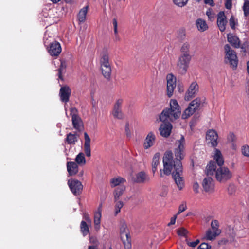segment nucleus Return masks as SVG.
<instances>
[{"mask_svg": "<svg viewBox=\"0 0 249 249\" xmlns=\"http://www.w3.org/2000/svg\"><path fill=\"white\" fill-rule=\"evenodd\" d=\"M218 136L217 132L213 129H209L207 131L206 138L211 143L212 147H216L217 145Z\"/></svg>", "mask_w": 249, "mask_h": 249, "instance_id": "4468645a", "label": "nucleus"}, {"mask_svg": "<svg viewBox=\"0 0 249 249\" xmlns=\"http://www.w3.org/2000/svg\"><path fill=\"white\" fill-rule=\"evenodd\" d=\"M239 48H240L241 49V51L242 52H243L244 53L246 52V45L245 44H241V43H240Z\"/></svg>", "mask_w": 249, "mask_h": 249, "instance_id": "680f3d73", "label": "nucleus"}, {"mask_svg": "<svg viewBox=\"0 0 249 249\" xmlns=\"http://www.w3.org/2000/svg\"><path fill=\"white\" fill-rule=\"evenodd\" d=\"M190 48V45L189 43L188 42H185L182 45V46L180 48V52L182 53L190 54L189 53Z\"/></svg>", "mask_w": 249, "mask_h": 249, "instance_id": "c9c22d12", "label": "nucleus"}, {"mask_svg": "<svg viewBox=\"0 0 249 249\" xmlns=\"http://www.w3.org/2000/svg\"><path fill=\"white\" fill-rule=\"evenodd\" d=\"M211 227L213 231L215 232L217 234H220L221 231L219 229V223L217 220H213L211 223Z\"/></svg>", "mask_w": 249, "mask_h": 249, "instance_id": "c85d7f7f", "label": "nucleus"}, {"mask_svg": "<svg viewBox=\"0 0 249 249\" xmlns=\"http://www.w3.org/2000/svg\"><path fill=\"white\" fill-rule=\"evenodd\" d=\"M66 68V65L65 63L61 62V65L60 68L58 69V76L59 77V79H61L62 80H63V77H62V73L63 72L65 71Z\"/></svg>", "mask_w": 249, "mask_h": 249, "instance_id": "58836bf2", "label": "nucleus"}, {"mask_svg": "<svg viewBox=\"0 0 249 249\" xmlns=\"http://www.w3.org/2000/svg\"><path fill=\"white\" fill-rule=\"evenodd\" d=\"M244 14L245 17H247L249 15V0H245L243 6Z\"/></svg>", "mask_w": 249, "mask_h": 249, "instance_id": "ea45409f", "label": "nucleus"}, {"mask_svg": "<svg viewBox=\"0 0 249 249\" xmlns=\"http://www.w3.org/2000/svg\"><path fill=\"white\" fill-rule=\"evenodd\" d=\"M237 23V21L235 20V19L233 16H231L229 20V24L231 29H234L235 28V25Z\"/></svg>", "mask_w": 249, "mask_h": 249, "instance_id": "8fccbe9b", "label": "nucleus"}, {"mask_svg": "<svg viewBox=\"0 0 249 249\" xmlns=\"http://www.w3.org/2000/svg\"><path fill=\"white\" fill-rule=\"evenodd\" d=\"M47 47L48 51L52 56H58L62 51L60 43L56 41L50 42L49 45Z\"/></svg>", "mask_w": 249, "mask_h": 249, "instance_id": "9b49d317", "label": "nucleus"}, {"mask_svg": "<svg viewBox=\"0 0 249 249\" xmlns=\"http://www.w3.org/2000/svg\"><path fill=\"white\" fill-rule=\"evenodd\" d=\"M124 206V203L122 201H116L115 206V215H117L120 212L121 209Z\"/></svg>", "mask_w": 249, "mask_h": 249, "instance_id": "4c0bfd02", "label": "nucleus"}, {"mask_svg": "<svg viewBox=\"0 0 249 249\" xmlns=\"http://www.w3.org/2000/svg\"><path fill=\"white\" fill-rule=\"evenodd\" d=\"M227 191L230 195H232L235 192V188H227Z\"/></svg>", "mask_w": 249, "mask_h": 249, "instance_id": "bf43d9fd", "label": "nucleus"}, {"mask_svg": "<svg viewBox=\"0 0 249 249\" xmlns=\"http://www.w3.org/2000/svg\"><path fill=\"white\" fill-rule=\"evenodd\" d=\"M181 114V108L176 99H171L170 108L164 109L159 115L160 121L163 122L159 128L160 135L167 138L170 135L172 129L171 123L178 118Z\"/></svg>", "mask_w": 249, "mask_h": 249, "instance_id": "f03ea898", "label": "nucleus"}, {"mask_svg": "<svg viewBox=\"0 0 249 249\" xmlns=\"http://www.w3.org/2000/svg\"><path fill=\"white\" fill-rule=\"evenodd\" d=\"M196 111H195L194 108L192 109L190 107L188 106V107L183 112L182 114V118L183 119H187L190 116L192 115Z\"/></svg>", "mask_w": 249, "mask_h": 249, "instance_id": "bb28decb", "label": "nucleus"}, {"mask_svg": "<svg viewBox=\"0 0 249 249\" xmlns=\"http://www.w3.org/2000/svg\"><path fill=\"white\" fill-rule=\"evenodd\" d=\"M227 40L233 47L239 48L241 41L237 36L229 34L227 35Z\"/></svg>", "mask_w": 249, "mask_h": 249, "instance_id": "a211bd4d", "label": "nucleus"}, {"mask_svg": "<svg viewBox=\"0 0 249 249\" xmlns=\"http://www.w3.org/2000/svg\"><path fill=\"white\" fill-rule=\"evenodd\" d=\"M201 104V99L200 98H196L191 102L188 106L190 107L192 109L194 108L195 111H196L199 107Z\"/></svg>", "mask_w": 249, "mask_h": 249, "instance_id": "cd10ccee", "label": "nucleus"}, {"mask_svg": "<svg viewBox=\"0 0 249 249\" xmlns=\"http://www.w3.org/2000/svg\"><path fill=\"white\" fill-rule=\"evenodd\" d=\"M213 180L211 177H208L205 178L203 181V187H211L213 184Z\"/></svg>", "mask_w": 249, "mask_h": 249, "instance_id": "e433bc0d", "label": "nucleus"}, {"mask_svg": "<svg viewBox=\"0 0 249 249\" xmlns=\"http://www.w3.org/2000/svg\"><path fill=\"white\" fill-rule=\"evenodd\" d=\"M188 231L184 227H181L177 230V234L178 236L186 237Z\"/></svg>", "mask_w": 249, "mask_h": 249, "instance_id": "a19ab883", "label": "nucleus"}, {"mask_svg": "<svg viewBox=\"0 0 249 249\" xmlns=\"http://www.w3.org/2000/svg\"><path fill=\"white\" fill-rule=\"evenodd\" d=\"M84 135L85 138L84 151L87 157H90L91 156L90 138L87 132H85Z\"/></svg>", "mask_w": 249, "mask_h": 249, "instance_id": "aec40b11", "label": "nucleus"}, {"mask_svg": "<svg viewBox=\"0 0 249 249\" xmlns=\"http://www.w3.org/2000/svg\"><path fill=\"white\" fill-rule=\"evenodd\" d=\"M89 241L90 243H93V244H97L98 242L97 239L93 237H90Z\"/></svg>", "mask_w": 249, "mask_h": 249, "instance_id": "052dcab7", "label": "nucleus"}, {"mask_svg": "<svg viewBox=\"0 0 249 249\" xmlns=\"http://www.w3.org/2000/svg\"><path fill=\"white\" fill-rule=\"evenodd\" d=\"M80 231L83 235L85 236L89 233V226L85 221L82 220L80 224Z\"/></svg>", "mask_w": 249, "mask_h": 249, "instance_id": "c756f323", "label": "nucleus"}, {"mask_svg": "<svg viewBox=\"0 0 249 249\" xmlns=\"http://www.w3.org/2000/svg\"><path fill=\"white\" fill-rule=\"evenodd\" d=\"M177 147L174 149V154L171 150L166 151L163 157V169H160V177L172 174L173 178L178 187L184 185L182 175L181 160L185 156V140L183 135L180 139L176 141Z\"/></svg>", "mask_w": 249, "mask_h": 249, "instance_id": "f257e3e1", "label": "nucleus"}, {"mask_svg": "<svg viewBox=\"0 0 249 249\" xmlns=\"http://www.w3.org/2000/svg\"><path fill=\"white\" fill-rule=\"evenodd\" d=\"M167 79V95L169 97L173 95L175 88L176 87V78L172 74H168Z\"/></svg>", "mask_w": 249, "mask_h": 249, "instance_id": "9d476101", "label": "nucleus"}, {"mask_svg": "<svg viewBox=\"0 0 249 249\" xmlns=\"http://www.w3.org/2000/svg\"><path fill=\"white\" fill-rule=\"evenodd\" d=\"M70 112L74 128L78 131H81L83 129V123L81 118L77 114V110L76 108L75 107L71 108Z\"/></svg>", "mask_w": 249, "mask_h": 249, "instance_id": "6e6552de", "label": "nucleus"}, {"mask_svg": "<svg viewBox=\"0 0 249 249\" xmlns=\"http://www.w3.org/2000/svg\"><path fill=\"white\" fill-rule=\"evenodd\" d=\"M120 230L121 238L125 249H130L131 248V237L127 224L125 222L121 223Z\"/></svg>", "mask_w": 249, "mask_h": 249, "instance_id": "39448f33", "label": "nucleus"}, {"mask_svg": "<svg viewBox=\"0 0 249 249\" xmlns=\"http://www.w3.org/2000/svg\"><path fill=\"white\" fill-rule=\"evenodd\" d=\"M206 173L208 175H212L215 173L216 178L220 182H224L232 177L231 172L227 167H220L216 170V166L214 161L209 162L206 167Z\"/></svg>", "mask_w": 249, "mask_h": 249, "instance_id": "7ed1b4c3", "label": "nucleus"}, {"mask_svg": "<svg viewBox=\"0 0 249 249\" xmlns=\"http://www.w3.org/2000/svg\"><path fill=\"white\" fill-rule=\"evenodd\" d=\"M102 73L107 79L109 80L111 73V68L109 62V54L107 50H104L101 54L100 60Z\"/></svg>", "mask_w": 249, "mask_h": 249, "instance_id": "20e7f679", "label": "nucleus"}, {"mask_svg": "<svg viewBox=\"0 0 249 249\" xmlns=\"http://www.w3.org/2000/svg\"><path fill=\"white\" fill-rule=\"evenodd\" d=\"M196 23L198 30L200 32L205 31L208 28L206 21L201 18L197 19L196 20Z\"/></svg>", "mask_w": 249, "mask_h": 249, "instance_id": "b1692460", "label": "nucleus"}, {"mask_svg": "<svg viewBox=\"0 0 249 249\" xmlns=\"http://www.w3.org/2000/svg\"><path fill=\"white\" fill-rule=\"evenodd\" d=\"M227 23L226 17L223 11H220L217 14V24L221 32H224L226 29Z\"/></svg>", "mask_w": 249, "mask_h": 249, "instance_id": "2eb2a0df", "label": "nucleus"}, {"mask_svg": "<svg viewBox=\"0 0 249 249\" xmlns=\"http://www.w3.org/2000/svg\"><path fill=\"white\" fill-rule=\"evenodd\" d=\"M198 189H199V188H194V192L195 194H197L199 192Z\"/></svg>", "mask_w": 249, "mask_h": 249, "instance_id": "338daca9", "label": "nucleus"}, {"mask_svg": "<svg viewBox=\"0 0 249 249\" xmlns=\"http://www.w3.org/2000/svg\"><path fill=\"white\" fill-rule=\"evenodd\" d=\"M214 154L213 156V159L215 160V164H217L218 166L222 167L224 163V158L221 151L215 148Z\"/></svg>", "mask_w": 249, "mask_h": 249, "instance_id": "6ab92c4d", "label": "nucleus"}, {"mask_svg": "<svg viewBox=\"0 0 249 249\" xmlns=\"http://www.w3.org/2000/svg\"><path fill=\"white\" fill-rule=\"evenodd\" d=\"M160 154L158 152L155 154L152 159V172L154 174L157 170V166L159 164Z\"/></svg>", "mask_w": 249, "mask_h": 249, "instance_id": "393cba45", "label": "nucleus"}, {"mask_svg": "<svg viewBox=\"0 0 249 249\" xmlns=\"http://www.w3.org/2000/svg\"><path fill=\"white\" fill-rule=\"evenodd\" d=\"M123 102L122 99L117 100L114 105L112 114L115 118L122 119L124 118V114L121 110V106Z\"/></svg>", "mask_w": 249, "mask_h": 249, "instance_id": "f8f14e48", "label": "nucleus"}, {"mask_svg": "<svg viewBox=\"0 0 249 249\" xmlns=\"http://www.w3.org/2000/svg\"><path fill=\"white\" fill-rule=\"evenodd\" d=\"M71 89L68 86H61L59 91L60 99L61 102L67 103L69 101Z\"/></svg>", "mask_w": 249, "mask_h": 249, "instance_id": "ddd939ff", "label": "nucleus"}, {"mask_svg": "<svg viewBox=\"0 0 249 249\" xmlns=\"http://www.w3.org/2000/svg\"><path fill=\"white\" fill-rule=\"evenodd\" d=\"M242 154L246 157H249V146L248 145H244L241 148Z\"/></svg>", "mask_w": 249, "mask_h": 249, "instance_id": "49530a36", "label": "nucleus"}, {"mask_svg": "<svg viewBox=\"0 0 249 249\" xmlns=\"http://www.w3.org/2000/svg\"><path fill=\"white\" fill-rule=\"evenodd\" d=\"M149 176L143 171H141L136 174L135 177L132 178V181L137 183H145L149 181Z\"/></svg>", "mask_w": 249, "mask_h": 249, "instance_id": "f3484780", "label": "nucleus"}, {"mask_svg": "<svg viewBox=\"0 0 249 249\" xmlns=\"http://www.w3.org/2000/svg\"><path fill=\"white\" fill-rule=\"evenodd\" d=\"M177 215V214H176L171 218L170 222L167 225L168 226H170L175 224Z\"/></svg>", "mask_w": 249, "mask_h": 249, "instance_id": "13d9d810", "label": "nucleus"}, {"mask_svg": "<svg viewBox=\"0 0 249 249\" xmlns=\"http://www.w3.org/2000/svg\"><path fill=\"white\" fill-rule=\"evenodd\" d=\"M101 214L100 213H94V223L95 226L99 225L101 221Z\"/></svg>", "mask_w": 249, "mask_h": 249, "instance_id": "c03bdc74", "label": "nucleus"}, {"mask_svg": "<svg viewBox=\"0 0 249 249\" xmlns=\"http://www.w3.org/2000/svg\"><path fill=\"white\" fill-rule=\"evenodd\" d=\"M83 219H85L86 221L88 223H90L91 222V220L89 217V214L87 213H84L83 215Z\"/></svg>", "mask_w": 249, "mask_h": 249, "instance_id": "4d7b16f0", "label": "nucleus"}, {"mask_svg": "<svg viewBox=\"0 0 249 249\" xmlns=\"http://www.w3.org/2000/svg\"><path fill=\"white\" fill-rule=\"evenodd\" d=\"M112 25L113 26V30H114V33L115 36V40L118 41L120 40V37L118 36V30H117V27H118V23L117 20L116 18H114L112 20Z\"/></svg>", "mask_w": 249, "mask_h": 249, "instance_id": "f704fd0d", "label": "nucleus"}, {"mask_svg": "<svg viewBox=\"0 0 249 249\" xmlns=\"http://www.w3.org/2000/svg\"><path fill=\"white\" fill-rule=\"evenodd\" d=\"M204 2L206 4H211V2H213V0H204Z\"/></svg>", "mask_w": 249, "mask_h": 249, "instance_id": "69168bd1", "label": "nucleus"}, {"mask_svg": "<svg viewBox=\"0 0 249 249\" xmlns=\"http://www.w3.org/2000/svg\"><path fill=\"white\" fill-rule=\"evenodd\" d=\"M201 191L203 194H211L214 192V188H200Z\"/></svg>", "mask_w": 249, "mask_h": 249, "instance_id": "3c124183", "label": "nucleus"}, {"mask_svg": "<svg viewBox=\"0 0 249 249\" xmlns=\"http://www.w3.org/2000/svg\"><path fill=\"white\" fill-rule=\"evenodd\" d=\"M102 203L100 204L98 206V210L96 213H100L101 214L102 213Z\"/></svg>", "mask_w": 249, "mask_h": 249, "instance_id": "e2e57ef3", "label": "nucleus"}, {"mask_svg": "<svg viewBox=\"0 0 249 249\" xmlns=\"http://www.w3.org/2000/svg\"><path fill=\"white\" fill-rule=\"evenodd\" d=\"M156 141V136L153 132H150L147 135L143 143V147L145 149H147L152 146Z\"/></svg>", "mask_w": 249, "mask_h": 249, "instance_id": "dca6fc26", "label": "nucleus"}, {"mask_svg": "<svg viewBox=\"0 0 249 249\" xmlns=\"http://www.w3.org/2000/svg\"><path fill=\"white\" fill-rule=\"evenodd\" d=\"M110 183L114 187L120 185L126 182V179L121 177L114 178L110 180Z\"/></svg>", "mask_w": 249, "mask_h": 249, "instance_id": "a878e982", "label": "nucleus"}, {"mask_svg": "<svg viewBox=\"0 0 249 249\" xmlns=\"http://www.w3.org/2000/svg\"><path fill=\"white\" fill-rule=\"evenodd\" d=\"M125 188H116V189L114 191L113 194L115 201L119 199L120 197L124 193Z\"/></svg>", "mask_w": 249, "mask_h": 249, "instance_id": "7c9ffc66", "label": "nucleus"}, {"mask_svg": "<svg viewBox=\"0 0 249 249\" xmlns=\"http://www.w3.org/2000/svg\"><path fill=\"white\" fill-rule=\"evenodd\" d=\"M75 161L78 164H85L86 163V160L84 154L83 153H79L75 158Z\"/></svg>", "mask_w": 249, "mask_h": 249, "instance_id": "473e14b6", "label": "nucleus"}, {"mask_svg": "<svg viewBox=\"0 0 249 249\" xmlns=\"http://www.w3.org/2000/svg\"><path fill=\"white\" fill-rule=\"evenodd\" d=\"M186 242L188 246L191 247H195L200 242L199 239H197L196 241L194 242H189L187 239H186Z\"/></svg>", "mask_w": 249, "mask_h": 249, "instance_id": "603ef678", "label": "nucleus"}, {"mask_svg": "<svg viewBox=\"0 0 249 249\" xmlns=\"http://www.w3.org/2000/svg\"><path fill=\"white\" fill-rule=\"evenodd\" d=\"M225 6L227 9H231L232 7V0H225Z\"/></svg>", "mask_w": 249, "mask_h": 249, "instance_id": "6e6d98bb", "label": "nucleus"}, {"mask_svg": "<svg viewBox=\"0 0 249 249\" xmlns=\"http://www.w3.org/2000/svg\"><path fill=\"white\" fill-rule=\"evenodd\" d=\"M199 86L196 82H192L186 91L184 99L185 101H188L194 98L198 92Z\"/></svg>", "mask_w": 249, "mask_h": 249, "instance_id": "1a4fd4ad", "label": "nucleus"}, {"mask_svg": "<svg viewBox=\"0 0 249 249\" xmlns=\"http://www.w3.org/2000/svg\"><path fill=\"white\" fill-rule=\"evenodd\" d=\"M71 192L76 196H79L82 192L83 188H70Z\"/></svg>", "mask_w": 249, "mask_h": 249, "instance_id": "de8ad7c7", "label": "nucleus"}, {"mask_svg": "<svg viewBox=\"0 0 249 249\" xmlns=\"http://www.w3.org/2000/svg\"><path fill=\"white\" fill-rule=\"evenodd\" d=\"M226 53V59H227L233 69H236L238 65V59L235 52L231 49L230 46L227 44L224 46Z\"/></svg>", "mask_w": 249, "mask_h": 249, "instance_id": "0eeeda50", "label": "nucleus"}, {"mask_svg": "<svg viewBox=\"0 0 249 249\" xmlns=\"http://www.w3.org/2000/svg\"><path fill=\"white\" fill-rule=\"evenodd\" d=\"M88 249H98V248L96 246H90Z\"/></svg>", "mask_w": 249, "mask_h": 249, "instance_id": "0e129e2a", "label": "nucleus"}, {"mask_svg": "<svg viewBox=\"0 0 249 249\" xmlns=\"http://www.w3.org/2000/svg\"><path fill=\"white\" fill-rule=\"evenodd\" d=\"M88 6H86L82 8L79 12L77 15V19L79 22H85L86 18V15L88 12Z\"/></svg>", "mask_w": 249, "mask_h": 249, "instance_id": "5701e85b", "label": "nucleus"}, {"mask_svg": "<svg viewBox=\"0 0 249 249\" xmlns=\"http://www.w3.org/2000/svg\"><path fill=\"white\" fill-rule=\"evenodd\" d=\"M51 39V37L49 36V35L47 32H45L44 34V36L43 37L44 44L45 46L47 47L48 45H49V44L50 43L49 42H50V41H51L50 40Z\"/></svg>", "mask_w": 249, "mask_h": 249, "instance_id": "09e8293b", "label": "nucleus"}, {"mask_svg": "<svg viewBox=\"0 0 249 249\" xmlns=\"http://www.w3.org/2000/svg\"><path fill=\"white\" fill-rule=\"evenodd\" d=\"M67 171L70 176H73L77 174L78 171V167L74 162H68L67 164Z\"/></svg>", "mask_w": 249, "mask_h": 249, "instance_id": "412c9836", "label": "nucleus"}, {"mask_svg": "<svg viewBox=\"0 0 249 249\" xmlns=\"http://www.w3.org/2000/svg\"><path fill=\"white\" fill-rule=\"evenodd\" d=\"M219 235L215 233L214 231H212L211 229H208L206 231V237L208 240H212Z\"/></svg>", "mask_w": 249, "mask_h": 249, "instance_id": "72a5a7b5", "label": "nucleus"}, {"mask_svg": "<svg viewBox=\"0 0 249 249\" xmlns=\"http://www.w3.org/2000/svg\"><path fill=\"white\" fill-rule=\"evenodd\" d=\"M247 72L249 73V60L247 62Z\"/></svg>", "mask_w": 249, "mask_h": 249, "instance_id": "774afa93", "label": "nucleus"}, {"mask_svg": "<svg viewBox=\"0 0 249 249\" xmlns=\"http://www.w3.org/2000/svg\"><path fill=\"white\" fill-rule=\"evenodd\" d=\"M187 207V204L185 202H183L178 207V210L177 213L176 214L179 215L181 213L183 212L185 210H186Z\"/></svg>", "mask_w": 249, "mask_h": 249, "instance_id": "a18cd8bd", "label": "nucleus"}, {"mask_svg": "<svg viewBox=\"0 0 249 249\" xmlns=\"http://www.w3.org/2000/svg\"><path fill=\"white\" fill-rule=\"evenodd\" d=\"M211 246L206 243H201L197 248V249H210Z\"/></svg>", "mask_w": 249, "mask_h": 249, "instance_id": "864d4df0", "label": "nucleus"}, {"mask_svg": "<svg viewBox=\"0 0 249 249\" xmlns=\"http://www.w3.org/2000/svg\"><path fill=\"white\" fill-rule=\"evenodd\" d=\"M125 131L126 136L128 137H130L131 136V131L129 129V124L128 123H126L125 126Z\"/></svg>", "mask_w": 249, "mask_h": 249, "instance_id": "5fc2aeb1", "label": "nucleus"}, {"mask_svg": "<svg viewBox=\"0 0 249 249\" xmlns=\"http://www.w3.org/2000/svg\"><path fill=\"white\" fill-rule=\"evenodd\" d=\"M68 185L69 187H83L82 183L76 179H69Z\"/></svg>", "mask_w": 249, "mask_h": 249, "instance_id": "2f4dec72", "label": "nucleus"}, {"mask_svg": "<svg viewBox=\"0 0 249 249\" xmlns=\"http://www.w3.org/2000/svg\"><path fill=\"white\" fill-rule=\"evenodd\" d=\"M206 14L208 16L209 19L211 21H214V20L215 19V14L213 13V12L211 9H209L207 11Z\"/></svg>", "mask_w": 249, "mask_h": 249, "instance_id": "37998d69", "label": "nucleus"}, {"mask_svg": "<svg viewBox=\"0 0 249 249\" xmlns=\"http://www.w3.org/2000/svg\"><path fill=\"white\" fill-rule=\"evenodd\" d=\"M79 135L71 132L67 134L65 139L66 142L69 144H75L78 141Z\"/></svg>", "mask_w": 249, "mask_h": 249, "instance_id": "4be33fe9", "label": "nucleus"}, {"mask_svg": "<svg viewBox=\"0 0 249 249\" xmlns=\"http://www.w3.org/2000/svg\"><path fill=\"white\" fill-rule=\"evenodd\" d=\"M192 56L190 54L182 53L178 57L177 68L181 74L186 72L191 61Z\"/></svg>", "mask_w": 249, "mask_h": 249, "instance_id": "423d86ee", "label": "nucleus"}, {"mask_svg": "<svg viewBox=\"0 0 249 249\" xmlns=\"http://www.w3.org/2000/svg\"><path fill=\"white\" fill-rule=\"evenodd\" d=\"M188 0H173L175 4L180 7H182L186 5Z\"/></svg>", "mask_w": 249, "mask_h": 249, "instance_id": "79ce46f5", "label": "nucleus"}]
</instances>
